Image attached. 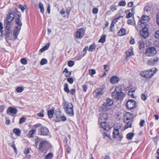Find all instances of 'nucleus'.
I'll use <instances>...</instances> for the list:
<instances>
[{
    "mask_svg": "<svg viewBox=\"0 0 159 159\" xmlns=\"http://www.w3.org/2000/svg\"><path fill=\"white\" fill-rule=\"evenodd\" d=\"M21 17V14L18 11L17 8H16L14 11H11L10 13L7 15L6 19L4 20V24L6 25L11 26L13 24L11 22L14 19H15L16 24L17 19L19 20V22L21 21L20 19Z\"/></svg>",
    "mask_w": 159,
    "mask_h": 159,
    "instance_id": "nucleus-1",
    "label": "nucleus"
},
{
    "mask_svg": "<svg viewBox=\"0 0 159 159\" xmlns=\"http://www.w3.org/2000/svg\"><path fill=\"white\" fill-rule=\"evenodd\" d=\"M158 69L156 68H153L140 72V75L146 78H151L157 72Z\"/></svg>",
    "mask_w": 159,
    "mask_h": 159,
    "instance_id": "nucleus-2",
    "label": "nucleus"
},
{
    "mask_svg": "<svg viewBox=\"0 0 159 159\" xmlns=\"http://www.w3.org/2000/svg\"><path fill=\"white\" fill-rule=\"evenodd\" d=\"M133 118V115L129 112H127L125 114L124 117V121L126 124L124 127L125 129L132 127Z\"/></svg>",
    "mask_w": 159,
    "mask_h": 159,
    "instance_id": "nucleus-3",
    "label": "nucleus"
},
{
    "mask_svg": "<svg viewBox=\"0 0 159 159\" xmlns=\"http://www.w3.org/2000/svg\"><path fill=\"white\" fill-rule=\"evenodd\" d=\"M111 94L113 98L117 100H121L125 96V94L122 92V89L120 87H116Z\"/></svg>",
    "mask_w": 159,
    "mask_h": 159,
    "instance_id": "nucleus-4",
    "label": "nucleus"
},
{
    "mask_svg": "<svg viewBox=\"0 0 159 159\" xmlns=\"http://www.w3.org/2000/svg\"><path fill=\"white\" fill-rule=\"evenodd\" d=\"M63 105V108L65 112L70 116H73L74 115L73 111V106L72 104L70 102H64Z\"/></svg>",
    "mask_w": 159,
    "mask_h": 159,
    "instance_id": "nucleus-5",
    "label": "nucleus"
},
{
    "mask_svg": "<svg viewBox=\"0 0 159 159\" xmlns=\"http://www.w3.org/2000/svg\"><path fill=\"white\" fill-rule=\"evenodd\" d=\"M18 19L16 21V24L17 25L15 27L13 32V35L15 40L17 39V36L19 34V32L21 29L22 25L21 21H19Z\"/></svg>",
    "mask_w": 159,
    "mask_h": 159,
    "instance_id": "nucleus-6",
    "label": "nucleus"
},
{
    "mask_svg": "<svg viewBox=\"0 0 159 159\" xmlns=\"http://www.w3.org/2000/svg\"><path fill=\"white\" fill-rule=\"evenodd\" d=\"M137 107V102L133 99H129L126 104V108L129 110L135 109Z\"/></svg>",
    "mask_w": 159,
    "mask_h": 159,
    "instance_id": "nucleus-7",
    "label": "nucleus"
},
{
    "mask_svg": "<svg viewBox=\"0 0 159 159\" xmlns=\"http://www.w3.org/2000/svg\"><path fill=\"white\" fill-rule=\"evenodd\" d=\"M157 53V51L154 47L148 48L145 52V54L147 57H152Z\"/></svg>",
    "mask_w": 159,
    "mask_h": 159,
    "instance_id": "nucleus-8",
    "label": "nucleus"
},
{
    "mask_svg": "<svg viewBox=\"0 0 159 159\" xmlns=\"http://www.w3.org/2000/svg\"><path fill=\"white\" fill-rule=\"evenodd\" d=\"M112 134L113 138L114 139H117L120 141H121L123 138L122 134L119 133V130L118 129H114Z\"/></svg>",
    "mask_w": 159,
    "mask_h": 159,
    "instance_id": "nucleus-9",
    "label": "nucleus"
},
{
    "mask_svg": "<svg viewBox=\"0 0 159 159\" xmlns=\"http://www.w3.org/2000/svg\"><path fill=\"white\" fill-rule=\"evenodd\" d=\"M104 93L103 89L101 88L97 89L93 93L94 97L97 98H100Z\"/></svg>",
    "mask_w": 159,
    "mask_h": 159,
    "instance_id": "nucleus-10",
    "label": "nucleus"
},
{
    "mask_svg": "<svg viewBox=\"0 0 159 159\" xmlns=\"http://www.w3.org/2000/svg\"><path fill=\"white\" fill-rule=\"evenodd\" d=\"M49 146V143L47 141L45 140L42 141L39 144V149L43 151L44 150L47 149Z\"/></svg>",
    "mask_w": 159,
    "mask_h": 159,
    "instance_id": "nucleus-11",
    "label": "nucleus"
},
{
    "mask_svg": "<svg viewBox=\"0 0 159 159\" xmlns=\"http://www.w3.org/2000/svg\"><path fill=\"white\" fill-rule=\"evenodd\" d=\"M149 18L148 16H143L139 20L138 24L141 27L143 26V25H145L144 26H146V23L149 21Z\"/></svg>",
    "mask_w": 159,
    "mask_h": 159,
    "instance_id": "nucleus-12",
    "label": "nucleus"
},
{
    "mask_svg": "<svg viewBox=\"0 0 159 159\" xmlns=\"http://www.w3.org/2000/svg\"><path fill=\"white\" fill-rule=\"evenodd\" d=\"M85 29L84 28H80L76 32V36L77 39H81L84 35Z\"/></svg>",
    "mask_w": 159,
    "mask_h": 159,
    "instance_id": "nucleus-13",
    "label": "nucleus"
},
{
    "mask_svg": "<svg viewBox=\"0 0 159 159\" xmlns=\"http://www.w3.org/2000/svg\"><path fill=\"white\" fill-rule=\"evenodd\" d=\"M148 29L146 26L143 27L142 30L140 31L141 36L144 39L146 38L149 36Z\"/></svg>",
    "mask_w": 159,
    "mask_h": 159,
    "instance_id": "nucleus-14",
    "label": "nucleus"
},
{
    "mask_svg": "<svg viewBox=\"0 0 159 159\" xmlns=\"http://www.w3.org/2000/svg\"><path fill=\"white\" fill-rule=\"evenodd\" d=\"M107 115L106 113H101L99 115L98 121L106 120L107 119Z\"/></svg>",
    "mask_w": 159,
    "mask_h": 159,
    "instance_id": "nucleus-15",
    "label": "nucleus"
},
{
    "mask_svg": "<svg viewBox=\"0 0 159 159\" xmlns=\"http://www.w3.org/2000/svg\"><path fill=\"white\" fill-rule=\"evenodd\" d=\"M158 58L156 57L154 59H151L148 60L147 61V64L149 66H153L158 63Z\"/></svg>",
    "mask_w": 159,
    "mask_h": 159,
    "instance_id": "nucleus-16",
    "label": "nucleus"
},
{
    "mask_svg": "<svg viewBox=\"0 0 159 159\" xmlns=\"http://www.w3.org/2000/svg\"><path fill=\"white\" fill-rule=\"evenodd\" d=\"M11 26L6 25L5 27V36L6 39L7 40L10 37L11 33L10 28Z\"/></svg>",
    "mask_w": 159,
    "mask_h": 159,
    "instance_id": "nucleus-17",
    "label": "nucleus"
},
{
    "mask_svg": "<svg viewBox=\"0 0 159 159\" xmlns=\"http://www.w3.org/2000/svg\"><path fill=\"white\" fill-rule=\"evenodd\" d=\"M49 130L48 128L45 127H42L41 128L40 133L42 135H47L48 134Z\"/></svg>",
    "mask_w": 159,
    "mask_h": 159,
    "instance_id": "nucleus-18",
    "label": "nucleus"
},
{
    "mask_svg": "<svg viewBox=\"0 0 159 159\" xmlns=\"http://www.w3.org/2000/svg\"><path fill=\"white\" fill-rule=\"evenodd\" d=\"M17 112V109L15 108L9 107L7 109V113L9 114L10 113L12 114H16Z\"/></svg>",
    "mask_w": 159,
    "mask_h": 159,
    "instance_id": "nucleus-19",
    "label": "nucleus"
},
{
    "mask_svg": "<svg viewBox=\"0 0 159 159\" xmlns=\"http://www.w3.org/2000/svg\"><path fill=\"white\" fill-rule=\"evenodd\" d=\"M113 103V101L110 98H107L106 100V102H104L103 104V106L105 107H107L111 106Z\"/></svg>",
    "mask_w": 159,
    "mask_h": 159,
    "instance_id": "nucleus-20",
    "label": "nucleus"
},
{
    "mask_svg": "<svg viewBox=\"0 0 159 159\" xmlns=\"http://www.w3.org/2000/svg\"><path fill=\"white\" fill-rule=\"evenodd\" d=\"M119 80V78L117 76H114L111 78L110 81L112 84H115L118 83Z\"/></svg>",
    "mask_w": 159,
    "mask_h": 159,
    "instance_id": "nucleus-21",
    "label": "nucleus"
},
{
    "mask_svg": "<svg viewBox=\"0 0 159 159\" xmlns=\"http://www.w3.org/2000/svg\"><path fill=\"white\" fill-rule=\"evenodd\" d=\"M100 123V126L102 128L105 130L108 131L109 130V126L106 124L107 122L105 121H100L99 122Z\"/></svg>",
    "mask_w": 159,
    "mask_h": 159,
    "instance_id": "nucleus-22",
    "label": "nucleus"
},
{
    "mask_svg": "<svg viewBox=\"0 0 159 159\" xmlns=\"http://www.w3.org/2000/svg\"><path fill=\"white\" fill-rule=\"evenodd\" d=\"M54 113V108H52V109L49 110L48 111V115L49 118L51 119Z\"/></svg>",
    "mask_w": 159,
    "mask_h": 159,
    "instance_id": "nucleus-23",
    "label": "nucleus"
},
{
    "mask_svg": "<svg viewBox=\"0 0 159 159\" xmlns=\"http://www.w3.org/2000/svg\"><path fill=\"white\" fill-rule=\"evenodd\" d=\"M60 119L62 121H65L66 120V118L65 116H63L61 117L57 116L56 119L54 120L55 121L58 122L60 121Z\"/></svg>",
    "mask_w": 159,
    "mask_h": 159,
    "instance_id": "nucleus-24",
    "label": "nucleus"
},
{
    "mask_svg": "<svg viewBox=\"0 0 159 159\" xmlns=\"http://www.w3.org/2000/svg\"><path fill=\"white\" fill-rule=\"evenodd\" d=\"M125 30L124 28L121 29L117 33L118 36H121L126 34Z\"/></svg>",
    "mask_w": 159,
    "mask_h": 159,
    "instance_id": "nucleus-25",
    "label": "nucleus"
},
{
    "mask_svg": "<svg viewBox=\"0 0 159 159\" xmlns=\"http://www.w3.org/2000/svg\"><path fill=\"white\" fill-rule=\"evenodd\" d=\"M36 130L32 129L30 130L28 134V136L29 138H33L34 137V134Z\"/></svg>",
    "mask_w": 159,
    "mask_h": 159,
    "instance_id": "nucleus-26",
    "label": "nucleus"
},
{
    "mask_svg": "<svg viewBox=\"0 0 159 159\" xmlns=\"http://www.w3.org/2000/svg\"><path fill=\"white\" fill-rule=\"evenodd\" d=\"M63 73L67 77H70L71 75V72L69 71L67 68H65L64 69L63 71Z\"/></svg>",
    "mask_w": 159,
    "mask_h": 159,
    "instance_id": "nucleus-27",
    "label": "nucleus"
},
{
    "mask_svg": "<svg viewBox=\"0 0 159 159\" xmlns=\"http://www.w3.org/2000/svg\"><path fill=\"white\" fill-rule=\"evenodd\" d=\"M14 134L17 136H19L21 134L20 130L18 128H15L13 130Z\"/></svg>",
    "mask_w": 159,
    "mask_h": 159,
    "instance_id": "nucleus-28",
    "label": "nucleus"
},
{
    "mask_svg": "<svg viewBox=\"0 0 159 159\" xmlns=\"http://www.w3.org/2000/svg\"><path fill=\"white\" fill-rule=\"evenodd\" d=\"M119 19L120 17H119L117 18L116 19H115L113 20L110 26V30L111 31H112V28L114 26L115 23L117 21V20H118Z\"/></svg>",
    "mask_w": 159,
    "mask_h": 159,
    "instance_id": "nucleus-29",
    "label": "nucleus"
},
{
    "mask_svg": "<svg viewBox=\"0 0 159 159\" xmlns=\"http://www.w3.org/2000/svg\"><path fill=\"white\" fill-rule=\"evenodd\" d=\"M126 54L127 56V57L126 58V60L128 57L131 56L133 55V52L132 50L129 49L126 52Z\"/></svg>",
    "mask_w": 159,
    "mask_h": 159,
    "instance_id": "nucleus-30",
    "label": "nucleus"
},
{
    "mask_svg": "<svg viewBox=\"0 0 159 159\" xmlns=\"http://www.w3.org/2000/svg\"><path fill=\"white\" fill-rule=\"evenodd\" d=\"M139 48L140 49L143 48L144 47L145 44L143 40H141L139 42Z\"/></svg>",
    "mask_w": 159,
    "mask_h": 159,
    "instance_id": "nucleus-31",
    "label": "nucleus"
},
{
    "mask_svg": "<svg viewBox=\"0 0 159 159\" xmlns=\"http://www.w3.org/2000/svg\"><path fill=\"white\" fill-rule=\"evenodd\" d=\"M134 136V134L132 133H128L126 135V138L129 140H131Z\"/></svg>",
    "mask_w": 159,
    "mask_h": 159,
    "instance_id": "nucleus-32",
    "label": "nucleus"
},
{
    "mask_svg": "<svg viewBox=\"0 0 159 159\" xmlns=\"http://www.w3.org/2000/svg\"><path fill=\"white\" fill-rule=\"evenodd\" d=\"M39 8L40 9V11L41 13H43L44 12V8L43 5L41 2H40L39 4Z\"/></svg>",
    "mask_w": 159,
    "mask_h": 159,
    "instance_id": "nucleus-33",
    "label": "nucleus"
},
{
    "mask_svg": "<svg viewBox=\"0 0 159 159\" xmlns=\"http://www.w3.org/2000/svg\"><path fill=\"white\" fill-rule=\"evenodd\" d=\"M109 9L111 11L114 12L117 10V8L116 5H112L110 7Z\"/></svg>",
    "mask_w": 159,
    "mask_h": 159,
    "instance_id": "nucleus-34",
    "label": "nucleus"
},
{
    "mask_svg": "<svg viewBox=\"0 0 159 159\" xmlns=\"http://www.w3.org/2000/svg\"><path fill=\"white\" fill-rule=\"evenodd\" d=\"M64 91L67 93L70 92V90L68 88V86L67 83H65L64 85Z\"/></svg>",
    "mask_w": 159,
    "mask_h": 159,
    "instance_id": "nucleus-35",
    "label": "nucleus"
},
{
    "mask_svg": "<svg viewBox=\"0 0 159 159\" xmlns=\"http://www.w3.org/2000/svg\"><path fill=\"white\" fill-rule=\"evenodd\" d=\"M106 36L102 35L98 41L99 43H104L105 41Z\"/></svg>",
    "mask_w": 159,
    "mask_h": 159,
    "instance_id": "nucleus-36",
    "label": "nucleus"
},
{
    "mask_svg": "<svg viewBox=\"0 0 159 159\" xmlns=\"http://www.w3.org/2000/svg\"><path fill=\"white\" fill-rule=\"evenodd\" d=\"M24 90L22 87H18L16 88V91L18 93H21Z\"/></svg>",
    "mask_w": 159,
    "mask_h": 159,
    "instance_id": "nucleus-37",
    "label": "nucleus"
},
{
    "mask_svg": "<svg viewBox=\"0 0 159 159\" xmlns=\"http://www.w3.org/2000/svg\"><path fill=\"white\" fill-rule=\"evenodd\" d=\"M53 157V154L51 153H48L46 156L45 159H52Z\"/></svg>",
    "mask_w": 159,
    "mask_h": 159,
    "instance_id": "nucleus-38",
    "label": "nucleus"
},
{
    "mask_svg": "<svg viewBox=\"0 0 159 159\" xmlns=\"http://www.w3.org/2000/svg\"><path fill=\"white\" fill-rule=\"evenodd\" d=\"M96 48V46L94 44L91 45L89 47V51L92 52Z\"/></svg>",
    "mask_w": 159,
    "mask_h": 159,
    "instance_id": "nucleus-39",
    "label": "nucleus"
},
{
    "mask_svg": "<svg viewBox=\"0 0 159 159\" xmlns=\"http://www.w3.org/2000/svg\"><path fill=\"white\" fill-rule=\"evenodd\" d=\"M47 63V60L44 58L42 59L40 61V64L41 65H43Z\"/></svg>",
    "mask_w": 159,
    "mask_h": 159,
    "instance_id": "nucleus-40",
    "label": "nucleus"
},
{
    "mask_svg": "<svg viewBox=\"0 0 159 159\" xmlns=\"http://www.w3.org/2000/svg\"><path fill=\"white\" fill-rule=\"evenodd\" d=\"M126 5V2L124 1H120L118 4V6H120L124 7Z\"/></svg>",
    "mask_w": 159,
    "mask_h": 159,
    "instance_id": "nucleus-41",
    "label": "nucleus"
},
{
    "mask_svg": "<svg viewBox=\"0 0 159 159\" xmlns=\"http://www.w3.org/2000/svg\"><path fill=\"white\" fill-rule=\"evenodd\" d=\"M89 73L91 75H93L96 73L95 70L93 69H91L89 70Z\"/></svg>",
    "mask_w": 159,
    "mask_h": 159,
    "instance_id": "nucleus-42",
    "label": "nucleus"
},
{
    "mask_svg": "<svg viewBox=\"0 0 159 159\" xmlns=\"http://www.w3.org/2000/svg\"><path fill=\"white\" fill-rule=\"evenodd\" d=\"M26 7V6L25 5L23 6L22 5H19V7L20 9L22 11V12H23L25 9V7Z\"/></svg>",
    "mask_w": 159,
    "mask_h": 159,
    "instance_id": "nucleus-43",
    "label": "nucleus"
},
{
    "mask_svg": "<svg viewBox=\"0 0 159 159\" xmlns=\"http://www.w3.org/2000/svg\"><path fill=\"white\" fill-rule=\"evenodd\" d=\"M26 120V118L24 117H21L19 123L21 124L24 123Z\"/></svg>",
    "mask_w": 159,
    "mask_h": 159,
    "instance_id": "nucleus-44",
    "label": "nucleus"
},
{
    "mask_svg": "<svg viewBox=\"0 0 159 159\" xmlns=\"http://www.w3.org/2000/svg\"><path fill=\"white\" fill-rule=\"evenodd\" d=\"M84 55L85 54H83V55H78L76 57V59L77 60H80V59H81L84 56Z\"/></svg>",
    "mask_w": 159,
    "mask_h": 159,
    "instance_id": "nucleus-45",
    "label": "nucleus"
},
{
    "mask_svg": "<svg viewBox=\"0 0 159 159\" xmlns=\"http://www.w3.org/2000/svg\"><path fill=\"white\" fill-rule=\"evenodd\" d=\"M21 63L23 65H26L27 64V61L25 58H22L20 60Z\"/></svg>",
    "mask_w": 159,
    "mask_h": 159,
    "instance_id": "nucleus-46",
    "label": "nucleus"
},
{
    "mask_svg": "<svg viewBox=\"0 0 159 159\" xmlns=\"http://www.w3.org/2000/svg\"><path fill=\"white\" fill-rule=\"evenodd\" d=\"M98 12V9L97 8H94L92 10V13L94 14H97Z\"/></svg>",
    "mask_w": 159,
    "mask_h": 159,
    "instance_id": "nucleus-47",
    "label": "nucleus"
},
{
    "mask_svg": "<svg viewBox=\"0 0 159 159\" xmlns=\"http://www.w3.org/2000/svg\"><path fill=\"white\" fill-rule=\"evenodd\" d=\"M74 64V62L71 61H69L68 62V65L69 67H72V66Z\"/></svg>",
    "mask_w": 159,
    "mask_h": 159,
    "instance_id": "nucleus-48",
    "label": "nucleus"
},
{
    "mask_svg": "<svg viewBox=\"0 0 159 159\" xmlns=\"http://www.w3.org/2000/svg\"><path fill=\"white\" fill-rule=\"evenodd\" d=\"M103 138H105L106 137H107L109 139H110V136L109 135L107 134L106 132H104L103 133Z\"/></svg>",
    "mask_w": 159,
    "mask_h": 159,
    "instance_id": "nucleus-49",
    "label": "nucleus"
},
{
    "mask_svg": "<svg viewBox=\"0 0 159 159\" xmlns=\"http://www.w3.org/2000/svg\"><path fill=\"white\" fill-rule=\"evenodd\" d=\"M67 81L70 84H72L74 81L73 79L72 78H69L67 79Z\"/></svg>",
    "mask_w": 159,
    "mask_h": 159,
    "instance_id": "nucleus-50",
    "label": "nucleus"
},
{
    "mask_svg": "<svg viewBox=\"0 0 159 159\" xmlns=\"http://www.w3.org/2000/svg\"><path fill=\"white\" fill-rule=\"evenodd\" d=\"M3 28L2 25V22H0V32L2 34H3V30L2 29Z\"/></svg>",
    "mask_w": 159,
    "mask_h": 159,
    "instance_id": "nucleus-51",
    "label": "nucleus"
},
{
    "mask_svg": "<svg viewBox=\"0 0 159 159\" xmlns=\"http://www.w3.org/2000/svg\"><path fill=\"white\" fill-rule=\"evenodd\" d=\"M141 98L143 100L145 101L147 99V97L145 94H142L141 95Z\"/></svg>",
    "mask_w": 159,
    "mask_h": 159,
    "instance_id": "nucleus-52",
    "label": "nucleus"
},
{
    "mask_svg": "<svg viewBox=\"0 0 159 159\" xmlns=\"http://www.w3.org/2000/svg\"><path fill=\"white\" fill-rule=\"evenodd\" d=\"M70 10L71 8L70 7L67 8L66 9V13L68 16V17L69 15Z\"/></svg>",
    "mask_w": 159,
    "mask_h": 159,
    "instance_id": "nucleus-53",
    "label": "nucleus"
},
{
    "mask_svg": "<svg viewBox=\"0 0 159 159\" xmlns=\"http://www.w3.org/2000/svg\"><path fill=\"white\" fill-rule=\"evenodd\" d=\"M30 150L28 148H25L24 150V153L26 155L29 152Z\"/></svg>",
    "mask_w": 159,
    "mask_h": 159,
    "instance_id": "nucleus-54",
    "label": "nucleus"
},
{
    "mask_svg": "<svg viewBox=\"0 0 159 159\" xmlns=\"http://www.w3.org/2000/svg\"><path fill=\"white\" fill-rule=\"evenodd\" d=\"M69 93H70L72 95H74L75 93V89H70V90Z\"/></svg>",
    "mask_w": 159,
    "mask_h": 159,
    "instance_id": "nucleus-55",
    "label": "nucleus"
},
{
    "mask_svg": "<svg viewBox=\"0 0 159 159\" xmlns=\"http://www.w3.org/2000/svg\"><path fill=\"white\" fill-rule=\"evenodd\" d=\"M155 37L159 39V30L156 31L155 34Z\"/></svg>",
    "mask_w": 159,
    "mask_h": 159,
    "instance_id": "nucleus-56",
    "label": "nucleus"
},
{
    "mask_svg": "<svg viewBox=\"0 0 159 159\" xmlns=\"http://www.w3.org/2000/svg\"><path fill=\"white\" fill-rule=\"evenodd\" d=\"M134 92H129L128 94L129 96H130L132 98H135V97L134 96L133 93Z\"/></svg>",
    "mask_w": 159,
    "mask_h": 159,
    "instance_id": "nucleus-57",
    "label": "nucleus"
},
{
    "mask_svg": "<svg viewBox=\"0 0 159 159\" xmlns=\"http://www.w3.org/2000/svg\"><path fill=\"white\" fill-rule=\"evenodd\" d=\"M82 88L83 89V91L84 92H86L87 89V86L86 85H84L82 86Z\"/></svg>",
    "mask_w": 159,
    "mask_h": 159,
    "instance_id": "nucleus-58",
    "label": "nucleus"
},
{
    "mask_svg": "<svg viewBox=\"0 0 159 159\" xmlns=\"http://www.w3.org/2000/svg\"><path fill=\"white\" fill-rule=\"evenodd\" d=\"M4 106L3 105L0 106V112H2L4 110Z\"/></svg>",
    "mask_w": 159,
    "mask_h": 159,
    "instance_id": "nucleus-59",
    "label": "nucleus"
},
{
    "mask_svg": "<svg viewBox=\"0 0 159 159\" xmlns=\"http://www.w3.org/2000/svg\"><path fill=\"white\" fill-rule=\"evenodd\" d=\"M49 47V43H48L46 45H45L44 47H43L45 50H47Z\"/></svg>",
    "mask_w": 159,
    "mask_h": 159,
    "instance_id": "nucleus-60",
    "label": "nucleus"
},
{
    "mask_svg": "<svg viewBox=\"0 0 159 159\" xmlns=\"http://www.w3.org/2000/svg\"><path fill=\"white\" fill-rule=\"evenodd\" d=\"M135 43V40L133 38H131V39L130 41V43L131 44H133Z\"/></svg>",
    "mask_w": 159,
    "mask_h": 159,
    "instance_id": "nucleus-61",
    "label": "nucleus"
},
{
    "mask_svg": "<svg viewBox=\"0 0 159 159\" xmlns=\"http://www.w3.org/2000/svg\"><path fill=\"white\" fill-rule=\"evenodd\" d=\"M145 123V120H142L140 122V126L141 127H143Z\"/></svg>",
    "mask_w": 159,
    "mask_h": 159,
    "instance_id": "nucleus-62",
    "label": "nucleus"
},
{
    "mask_svg": "<svg viewBox=\"0 0 159 159\" xmlns=\"http://www.w3.org/2000/svg\"><path fill=\"white\" fill-rule=\"evenodd\" d=\"M132 16V13L130 12H129L126 15V17L129 18Z\"/></svg>",
    "mask_w": 159,
    "mask_h": 159,
    "instance_id": "nucleus-63",
    "label": "nucleus"
},
{
    "mask_svg": "<svg viewBox=\"0 0 159 159\" xmlns=\"http://www.w3.org/2000/svg\"><path fill=\"white\" fill-rule=\"evenodd\" d=\"M157 22L159 25V12L157 13Z\"/></svg>",
    "mask_w": 159,
    "mask_h": 159,
    "instance_id": "nucleus-64",
    "label": "nucleus"
}]
</instances>
